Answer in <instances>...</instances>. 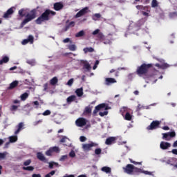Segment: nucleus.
<instances>
[{"instance_id": "1", "label": "nucleus", "mask_w": 177, "mask_h": 177, "mask_svg": "<svg viewBox=\"0 0 177 177\" xmlns=\"http://www.w3.org/2000/svg\"><path fill=\"white\" fill-rule=\"evenodd\" d=\"M26 9L21 8L19 10L18 15L20 17H24L25 19L23 20V21L21 24V27H24L27 23H30V21H32L34 19L37 18V9L34 8L30 11L27 15L25 13Z\"/></svg>"}, {"instance_id": "2", "label": "nucleus", "mask_w": 177, "mask_h": 177, "mask_svg": "<svg viewBox=\"0 0 177 177\" xmlns=\"http://www.w3.org/2000/svg\"><path fill=\"white\" fill-rule=\"evenodd\" d=\"M95 38V41H99L100 42H103L104 45H111L113 42V37L111 34H108L107 36H104L103 32L100 31V29H95L93 32Z\"/></svg>"}, {"instance_id": "3", "label": "nucleus", "mask_w": 177, "mask_h": 177, "mask_svg": "<svg viewBox=\"0 0 177 177\" xmlns=\"http://www.w3.org/2000/svg\"><path fill=\"white\" fill-rule=\"evenodd\" d=\"M50 15L52 16H56V12L46 9L38 18L35 21V23L38 25H41L44 21H49L50 20Z\"/></svg>"}, {"instance_id": "4", "label": "nucleus", "mask_w": 177, "mask_h": 177, "mask_svg": "<svg viewBox=\"0 0 177 177\" xmlns=\"http://www.w3.org/2000/svg\"><path fill=\"white\" fill-rule=\"evenodd\" d=\"M102 109H104L105 111L104 112H100L99 115H100V117H104V115H107V114H109L108 110L110 109V107H109V105L107 104L104 103L100 104L95 107V109L93 112V115L97 114V112L100 111V110H102Z\"/></svg>"}, {"instance_id": "5", "label": "nucleus", "mask_w": 177, "mask_h": 177, "mask_svg": "<svg viewBox=\"0 0 177 177\" xmlns=\"http://www.w3.org/2000/svg\"><path fill=\"white\" fill-rule=\"evenodd\" d=\"M151 67H153L152 64H142L137 68L136 74L140 77L142 75H146V74L149 73V68H151Z\"/></svg>"}, {"instance_id": "6", "label": "nucleus", "mask_w": 177, "mask_h": 177, "mask_svg": "<svg viewBox=\"0 0 177 177\" xmlns=\"http://www.w3.org/2000/svg\"><path fill=\"white\" fill-rule=\"evenodd\" d=\"M161 125V122L158 120H153L150 125L147 127V131H154V129H158Z\"/></svg>"}, {"instance_id": "7", "label": "nucleus", "mask_w": 177, "mask_h": 177, "mask_svg": "<svg viewBox=\"0 0 177 177\" xmlns=\"http://www.w3.org/2000/svg\"><path fill=\"white\" fill-rule=\"evenodd\" d=\"M176 136V133L175 131L162 133V139L164 140H171V138H175Z\"/></svg>"}, {"instance_id": "8", "label": "nucleus", "mask_w": 177, "mask_h": 177, "mask_svg": "<svg viewBox=\"0 0 177 177\" xmlns=\"http://www.w3.org/2000/svg\"><path fill=\"white\" fill-rule=\"evenodd\" d=\"M96 146H97V144L91 142L90 144H83L82 149L84 151H91L92 147H96Z\"/></svg>"}, {"instance_id": "9", "label": "nucleus", "mask_w": 177, "mask_h": 177, "mask_svg": "<svg viewBox=\"0 0 177 177\" xmlns=\"http://www.w3.org/2000/svg\"><path fill=\"white\" fill-rule=\"evenodd\" d=\"M75 124L77 127H80V128H82V127H85V125H86V119L84 118H79L75 121Z\"/></svg>"}, {"instance_id": "10", "label": "nucleus", "mask_w": 177, "mask_h": 177, "mask_svg": "<svg viewBox=\"0 0 177 177\" xmlns=\"http://www.w3.org/2000/svg\"><path fill=\"white\" fill-rule=\"evenodd\" d=\"M133 165L128 164L126 167H123V169L126 174L132 175L133 174Z\"/></svg>"}, {"instance_id": "11", "label": "nucleus", "mask_w": 177, "mask_h": 177, "mask_svg": "<svg viewBox=\"0 0 177 177\" xmlns=\"http://www.w3.org/2000/svg\"><path fill=\"white\" fill-rule=\"evenodd\" d=\"M89 8L88 7H85L82 8L81 10H80L76 15H75V18L78 19V17H82V16H85L86 13H88V10Z\"/></svg>"}, {"instance_id": "12", "label": "nucleus", "mask_w": 177, "mask_h": 177, "mask_svg": "<svg viewBox=\"0 0 177 177\" xmlns=\"http://www.w3.org/2000/svg\"><path fill=\"white\" fill-rule=\"evenodd\" d=\"M113 84H117V80L113 77H106L105 79V85L107 86H110V85H113Z\"/></svg>"}, {"instance_id": "13", "label": "nucleus", "mask_w": 177, "mask_h": 177, "mask_svg": "<svg viewBox=\"0 0 177 177\" xmlns=\"http://www.w3.org/2000/svg\"><path fill=\"white\" fill-rule=\"evenodd\" d=\"M64 8V5H63V3L62 2H57V3H55L53 5V9L57 12H59V10H62V9H63Z\"/></svg>"}, {"instance_id": "14", "label": "nucleus", "mask_w": 177, "mask_h": 177, "mask_svg": "<svg viewBox=\"0 0 177 177\" xmlns=\"http://www.w3.org/2000/svg\"><path fill=\"white\" fill-rule=\"evenodd\" d=\"M37 160H39V161H42L43 162H48V159H46V157H45L42 152L37 153Z\"/></svg>"}, {"instance_id": "15", "label": "nucleus", "mask_w": 177, "mask_h": 177, "mask_svg": "<svg viewBox=\"0 0 177 177\" xmlns=\"http://www.w3.org/2000/svg\"><path fill=\"white\" fill-rule=\"evenodd\" d=\"M115 140H117V138L109 137L105 141V145H107V146H111V145H114V143H115Z\"/></svg>"}, {"instance_id": "16", "label": "nucleus", "mask_w": 177, "mask_h": 177, "mask_svg": "<svg viewBox=\"0 0 177 177\" xmlns=\"http://www.w3.org/2000/svg\"><path fill=\"white\" fill-rule=\"evenodd\" d=\"M15 7H11L10 8H9L3 15V17L4 19H8V17H9V16L13 15V13H15Z\"/></svg>"}, {"instance_id": "17", "label": "nucleus", "mask_w": 177, "mask_h": 177, "mask_svg": "<svg viewBox=\"0 0 177 177\" xmlns=\"http://www.w3.org/2000/svg\"><path fill=\"white\" fill-rule=\"evenodd\" d=\"M30 42V44H34V36L33 35H29L28 37V39H24L22 41V45H27Z\"/></svg>"}, {"instance_id": "18", "label": "nucleus", "mask_w": 177, "mask_h": 177, "mask_svg": "<svg viewBox=\"0 0 177 177\" xmlns=\"http://www.w3.org/2000/svg\"><path fill=\"white\" fill-rule=\"evenodd\" d=\"M160 149L162 150H167L169 147H171V144L169 142H165L164 141H162L160 145Z\"/></svg>"}, {"instance_id": "19", "label": "nucleus", "mask_w": 177, "mask_h": 177, "mask_svg": "<svg viewBox=\"0 0 177 177\" xmlns=\"http://www.w3.org/2000/svg\"><path fill=\"white\" fill-rule=\"evenodd\" d=\"M83 114L84 115H90V114H92V106H90V105L85 107Z\"/></svg>"}, {"instance_id": "20", "label": "nucleus", "mask_w": 177, "mask_h": 177, "mask_svg": "<svg viewBox=\"0 0 177 177\" xmlns=\"http://www.w3.org/2000/svg\"><path fill=\"white\" fill-rule=\"evenodd\" d=\"M24 123L23 122L19 123V124L17 126V129L15 131V135H17L18 133H19L21 129H24Z\"/></svg>"}, {"instance_id": "21", "label": "nucleus", "mask_w": 177, "mask_h": 177, "mask_svg": "<svg viewBox=\"0 0 177 177\" xmlns=\"http://www.w3.org/2000/svg\"><path fill=\"white\" fill-rule=\"evenodd\" d=\"M77 96L73 95L67 97L66 102L68 104H70V103H72V102H75Z\"/></svg>"}, {"instance_id": "22", "label": "nucleus", "mask_w": 177, "mask_h": 177, "mask_svg": "<svg viewBox=\"0 0 177 177\" xmlns=\"http://www.w3.org/2000/svg\"><path fill=\"white\" fill-rule=\"evenodd\" d=\"M17 85H19V81L15 80V81L12 82L11 84H10L8 89H15V88H16V86H17Z\"/></svg>"}, {"instance_id": "23", "label": "nucleus", "mask_w": 177, "mask_h": 177, "mask_svg": "<svg viewBox=\"0 0 177 177\" xmlns=\"http://www.w3.org/2000/svg\"><path fill=\"white\" fill-rule=\"evenodd\" d=\"M82 64H84L83 66L84 68H86V70H88V71H91V68H92L91 67V64H89L88 62L82 61Z\"/></svg>"}, {"instance_id": "24", "label": "nucleus", "mask_w": 177, "mask_h": 177, "mask_svg": "<svg viewBox=\"0 0 177 177\" xmlns=\"http://www.w3.org/2000/svg\"><path fill=\"white\" fill-rule=\"evenodd\" d=\"M75 93H76L77 96H78L79 97H81V96H82V95H84V89H82V88H77L75 91Z\"/></svg>"}, {"instance_id": "25", "label": "nucleus", "mask_w": 177, "mask_h": 177, "mask_svg": "<svg viewBox=\"0 0 177 177\" xmlns=\"http://www.w3.org/2000/svg\"><path fill=\"white\" fill-rule=\"evenodd\" d=\"M101 171H102V172H105L106 174H111V168L109 167H103L101 169Z\"/></svg>"}, {"instance_id": "26", "label": "nucleus", "mask_w": 177, "mask_h": 177, "mask_svg": "<svg viewBox=\"0 0 177 177\" xmlns=\"http://www.w3.org/2000/svg\"><path fill=\"white\" fill-rule=\"evenodd\" d=\"M143 170H142V169H139L138 167H136L135 166L133 167V174H137V175H138V174H142Z\"/></svg>"}, {"instance_id": "27", "label": "nucleus", "mask_w": 177, "mask_h": 177, "mask_svg": "<svg viewBox=\"0 0 177 177\" xmlns=\"http://www.w3.org/2000/svg\"><path fill=\"white\" fill-rule=\"evenodd\" d=\"M9 62V57L4 56L1 60H0V66H2L3 63H8Z\"/></svg>"}, {"instance_id": "28", "label": "nucleus", "mask_w": 177, "mask_h": 177, "mask_svg": "<svg viewBox=\"0 0 177 177\" xmlns=\"http://www.w3.org/2000/svg\"><path fill=\"white\" fill-rule=\"evenodd\" d=\"M59 82V80H57V77H54L50 80V85L55 86L56 84Z\"/></svg>"}, {"instance_id": "29", "label": "nucleus", "mask_w": 177, "mask_h": 177, "mask_svg": "<svg viewBox=\"0 0 177 177\" xmlns=\"http://www.w3.org/2000/svg\"><path fill=\"white\" fill-rule=\"evenodd\" d=\"M84 53H88V52L92 53L94 52L95 49L92 47H86L83 49Z\"/></svg>"}, {"instance_id": "30", "label": "nucleus", "mask_w": 177, "mask_h": 177, "mask_svg": "<svg viewBox=\"0 0 177 177\" xmlns=\"http://www.w3.org/2000/svg\"><path fill=\"white\" fill-rule=\"evenodd\" d=\"M28 97V93H24L21 95V100H22V102H24L25 100H26Z\"/></svg>"}, {"instance_id": "31", "label": "nucleus", "mask_w": 177, "mask_h": 177, "mask_svg": "<svg viewBox=\"0 0 177 177\" xmlns=\"http://www.w3.org/2000/svg\"><path fill=\"white\" fill-rule=\"evenodd\" d=\"M124 120L127 121H131L132 120V115L129 112H127L124 116Z\"/></svg>"}, {"instance_id": "32", "label": "nucleus", "mask_w": 177, "mask_h": 177, "mask_svg": "<svg viewBox=\"0 0 177 177\" xmlns=\"http://www.w3.org/2000/svg\"><path fill=\"white\" fill-rule=\"evenodd\" d=\"M10 143H15V142H17V136H12L9 138Z\"/></svg>"}, {"instance_id": "33", "label": "nucleus", "mask_w": 177, "mask_h": 177, "mask_svg": "<svg viewBox=\"0 0 177 177\" xmlns=\"http://www.w3.org/2000/svg\"><path fill=\"white\" fill-rule=\"evenodd\" d=\"M85 35V32L84 30H80L75 35L76 38H80V37H84Z\"/></svg>"}, {"instance_id": "34", "label": "nucleus", "mask_w": 177, "mask_h": 177, "mask_svg": "<svg viewBox=\"0 0 177 177\" xmlns=\"http://www.w3.org/2000/svg\"><path fill=\"white\" fill-rule=\"evenodd\" d=\"M50 149H51V151H53V153L60 152V149L59 148V147H50Z\"/></svg>"}, {"instance_id": "35", "label": "nucleus", "mask_w": 177, "mask_h": 177, "mask_svg": "<svg viewBox=\"0 0 177 177\" xmlns=\"http://www.w3.org/2000/svg\"><path fill=\"white\" fill-rule=\"evenodd\" d=\"M68 49L72 52H75V50H77V46H75V44L69 45Z\"/></svg>"}, {"instance_id": "36", "label": "nucleus", "mask_w": 177, "mask_h": 177, "mask_svg": "<svg viewBox=\"0 0 177 177\" xmlns=\"http://www.w3.org/2000/svg\"><path fill=\"white\" fill-rule=\"evenodd\" d=\"M100 17H102V15L99 13L95 14L94 15H93V20H94L95 21H96V20H97V19H100Z\"/></svg>"}, {"instance_id": "37", "label": "nucleus", "mask_w": 177, "mask_h": 177, "mask_svg": "<svg viewBox=\"0 0 177 177\" xmlns=\"http://www.w3.org/2000/svg\"><path fill=\"white\" fill-rule=\"evenodd\" d=\"M158 6V1L157 0H152L151 8H157Z\"/></svg>"}, {"instance_id": "38", "label": "nucleus", "mask_w": 177, "mask_h": 177, "mask_svg": "<svg viewBox=\"0 0 177 177\" xmlns=\"http://www.w3.org/2000/svg\"><path fill=\"white\" fill-rule=\"evenodd\" d=\"M24 171H32L34 169V167L32 166H28L23 167Z\"/></svg>"}, {"instance_id": "39", "label": "nucleus", "mask_w": 177, "mask_h": 177, "mask_svg": "<svg viewBox=\"0 0 177 177\" xmlns=\"http://www.w3.org/2000/svg\"><path fill=\"white\" fill-rule=\"evenodd\" d=\"M19 109V106L17 105H12L10 106V111H16Z\"/></svg>"}, {"instance_id": "40", "label": "nucleus", "mask_w": 177, "mask_h": 177, "mask_svg": "<svg viewBox=\"0 0 177 177\" xmlns=\"http://www.w3.org/2000/svg\"><path fill=\"white\" fill-rule=\"evenodd\" d=\"M168 67H169V64L165 63L161 65L160 68L162 70H165V68H168Z\"/></svg>"}, {"instance_id": "41", "label": "nucleus", "mask_w": 177, "mask_h": 177, "mask_svg": "<svg viewBox=\"0 0 177 177\" xmlns=\"http://www.w3.org/2000/svg\"><path fill=\"white\" fill-rule=\"evenodd\" d=\"M68 158V156L67 155H63L61 156V158H59V161H66V160H67Z\"/></svg>"}, {"instance_id": "42", "label": "nucleus", "mask_w": 177, "mask_h": 177, "mask_svg": "<svg viewBox=\"0 0 177 177\" xmlns=\"http://www.w3.org/2000/svg\"><path fill=\"white\" fill-rule=\"evenodd\" d=\"M95 154H96L97 156H99V154H102V149L100 148L95 149Z\"/></svg>"}, {"instance_id": "43", "label": "nucleus", "mask_w": 177, "mask_h": 177, "mask_svg": "<svg viewBox=\"0 0 177 177\" xmlns=\"http://www.w3.org/2000/svg\"><path fill=\"white\" fill-rule=\"evenodd\" d=\"M52 153H53V152L51 148H49V149L46 151V156H52Z\"/></svg>"}, {"instance_id": "44", "label": "nucleus", "mask_w": 177, "mask_h": 177, "mask_svg": "<svg viewBox=\"0 0 177 177\" xmlns=\"http://www.w3.org/2000/svg\"><path fill=\"white\" fill-rule=\"evenodd\" d=\"M73 84H74V79L71 78L70 79L68 82H67V85H68L69 86H71V85H73Z\"/></svg>"}, {"instance_id": "45", "label": "nucleus", "mask_w": 177, "mask_h": 177, "mask_svg": "<svg viewBox=\"0 0 177 177\" xmlns=\"http://www.w3.org/2000/svg\"><path fill=\"white\" fill-rule=\"evenodd\" d=\"M6 158V153H0V160H5Z\"/></svg>"}, {"instance_id": "46", "label": "nucleus", "mask_w": 177, "mask_h": 177, "mask_svg": "<svg viewBox=\"0 0 177 177\" xmlns=\"http://www.w3.org/2000/svg\"><path fill=\"white\" fill-rule=\"evenodd\" d=\"M30 164H31V159H28L24 162V165H25V167L30 165Z\"/></svg>"}, {"instance_id": "47", "label": "nucleus", "mask_w": 177, "mask_h": 177, "mask_svg": "<svg viewBox=\"0 0 177 177\" xmlns=\"http://www.w3.org/2000/svg\"><path fill=\"white\" fill-rule=\"evenodd\" d=\"M50 110H46L43 113L42 115L46 116V115H50Z\"/></svg>"}, {"instance_id": "48", "label": "nucleus", "mask_w": 177, "mask_h": 177, "mask_svg": "<svg viewBox=\"0 0 177 177\" xmlns=\"http://www.w3.org/2000/svg\"><path fill=\"white\" fill-rule=\"evenodd\" d=\"M177 12H173L169 13V17H176Z\"/></svg>"}, {"instance_id": "49", "label": "nucleus", "mask_w": 177, "mask_h": 177, "mask_svg": "<svg viewBox=\"0 0 177 177\" xmlns=\"http://www.w3.org/2000/svg\"><path fill=\"white\" fill-rule=\"evenodd\" d=\"M44 91H48V88H49V84L48 83H46L44 84Z\"/></svg>"}, {"instance_id": "50", "label": "nucleus", "mask_w": 177, "mask_h": 177, "mask_svg": "<svg viewBox=\"0 0 177 177\" xmlns=\"http://www.w3.org/2000/svg\"><path fill=\"white\" fill-rule=\"evenodd\" d=\"M69 156H71L72 158H74V157H75V152L74 151H71L69 153Z\"/></svg>"}, {"instance_id": "51", "label": "nucleus", "mask_w": 177, "mask_h": 177, "mask_svg": "<svg viewBox=\"0 0 177 177\" xmlns=\"http://www.w3.org/2000/svg\"><path fill=\"white\" fill-rule=\"evenodd\" d=\"M130 162H131L132 164H135L136 165L138 164V165H142V162H135L133 161L132 159H130Z\"/></svg>"}, {"instance_id": "52", "label": "nucleus", "mask_w": 177, "mask_h": 177, "mask_svg": "<svg viewBox=\"0 0 177 177\" xmlns=\"http://www.w3.org/2000/svg\"><path fill=\"white\" fill-rule=\"evenodd\" d=\"M136 8L138 10H143L145 9V7H143V6H141V5H138L136 6Z\"/></svg>"}, {"instance_id": "53", "label": "nucleus", "mask_w": 177, "mask_h": 177, "mask_svg": "<svg viewBox=\"0 0 177 177\" xmlns=\"http://www.w3.org/2000/svg\"><path fill=\"white\" fill-rule=\"evenodd\" d=\"M80 142H85L86 140V137H85V136H80Z\"/></svg>"}, {"instance_id": "54", "label": "nucleus", "mask_w": 177, "mask_h": 177, "mask_svg": "<svg viewBox=\"0 0 177 177\" xmlns=\"http://www.w3.org/2000/svg\"><path fill=\"white\" fill-rule=\"evenodd\" d=\"M68 26L69 27H74V26H75V22H74V21H71V22L69 23V24H68Z\"/></svg>"}, {"instance_id": "55", "label": "nucleus", "mask_w": 177, "mask_h": 177, "mask_svg": "<svg viewBox=\"0 0 177 177\" xmlns=\"http://www.w3.org/2000/svg\"><path fill=\"white\" fill-rule=\"evenodd\" d=\"M64 44H67L70 42V38H66L63 40Z\"/></svg>"}, {"instance_id": "56", "label": "nucleus", "mask_w": 177, "mask_h": 177, "mask_svg": "<svg viewBox=\"0 0 177 177\" xmlns=\"http://www.w3.org/2000/svg\"><path fill=\"white\" fill-rule=\"evenodd\" d=\"M142 174H145V175H151V172L148 171H142Z\"/></svg>"}, {"instance_id": "57", "label": "nucleus", "mask_w": 177, "mask_h": 177, "mask_svg": "<svg viewBox=\"0 0 177 177\" xmlns=\"http://www.w3.org/2000/svg\"><path fill=\"white\" fill-rule=\"evenodd\" d=\"M53 162H49V166H48V168H50V169H53Z\"/></svg>"}, {"instance_id": "58", "label": "nucleus", "mask_w": 177, "mask_h": 177, "mask_svg": "<svg viewBox=\"0 0 177 177\" xmlns=\"http://www.w3.org/2000/svg\"><path fill=\"white\" fill-rule=\"evenodd\" d=\"M66 139H67V138L63 137V138L60 140L61 143H65V142H66Z\"/></svg>"}, {"instance_id": "59", "label": "nucleus", "mask_w": 177, "mask_h": 177, "mask_svg": "<svg viewBox=\"0 0 177 177\" xmlns=\"http://www.w3.org/2000/svg\"><path fill=\"white\" fill-rule=\"evenodd\" d=\"M50 176H53L56 174V171L53 170L50 173H48Z\"/></svg>"}, {"instance_id": "60", "label": "nucleus", "mask_w": 177, "mask_h": 177, "mask_svg": "<svg viewBox=\"0 0 177 177\" xmlns=\"http://www.w3.org/2000/svg\"><path fill=\"white\" fill-rule=\"evenodd\" d=\"M162 129L164 131H169V127L168 126H164Z\"/></svg>"}, {"instance_id": "61", "label": "nucleus", "mask_w": 177, "mask_h": 177, "mask_svg": "<svg viewBox=\"0 0 177 177\" xmlns=\"http://www.w3.org/2000/svg\"><path fill=\"white\" fill-rule=\"evenodd\" d=\"M42 122V120H39L34 122V125H38V124H41Z\"/></svg>"}, {"instance_id": "62", "label": "nucleus", "mask_w": 177, "mask_h": 177, "mask_svg": "<svg viewBox=\"0 0 177 177\" xmlns=\"http://www.w3.org/2000/svg\"><path fill=\"white\" fill-rule=\"evenodd\" d=\"M171 153H173V154H176L177 156V149H172Z\"/></svg>"}, {"instance_id": "63", "label": "nucleus", "mask_w": 177, "mask_h": 177, "mask_svg": "<svg viewBox=\"0 0 177 177\" xmlns=\"http://www.w3.org/2000/svg\"><path fill=\"white\" fill-rule=\"evenodd\" d=\"M32 177H41V174H34L32 175Z\"/></svg>"}, {"instance_id": "64", "label": "nucleus", "mask_w": 177, "mask_h": 177, "mask_svg": "<svg viewBox=\"0 0 177 177\" xmlns=\"http://www.w3.org/2000/svg\"><path fill=\"white\" fill-rule=\"evenodd\" d=\"M173 147H177V140L174 142Z\"/></svg>"}]
</instances>
